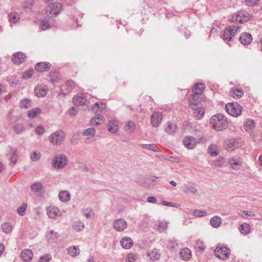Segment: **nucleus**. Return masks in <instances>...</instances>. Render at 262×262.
I'll return each mask as SVG.
<instances>
[{
	"label": "nucleus",
	"mask_w": 262,
	"mask_h": 262,
	"mask_svg": "<svg viewBox=\"0 0 262 262\" xmlns=\"http://www.w3.org/2000/svg\"><path fill=\"white\" fill-rule=\"evenodd\" d=\"M206 246L204 243L200 239L196 240L195 242V248L197 251L202 252L206 249Z\"/></svg>",
	"instance_id": "obj_39"
},
{
	"label": "nucleus",
	"mask_w": 262,
	"mask_h": 262,
	"mask_svg": "<svg viewBox=\"0 0 262 262\" xmlns=\"http://www.w3.org/2000/svg\"><path fill=\"white\" fill-rule=\"evenodd\" d=\"M162 204L165 206L176 207V204L172 202H168L166 201H162Z\"/></svg>",
	"instance_id": "obj_63"
},
{
	"label": "nucleus",
	"mask_w": 262,
	"mask_h": 262,
	"mask_svg": "<svg viewBox=\"0 0 262 262\" xmlns=\"http://www.w3.org/2000/svg\"><path fill=\"white\" fill-rule=\"evenodd\" d=\"M157 201V199L155 196H148L147 198V201L150 203H156Z\"/></svg>",
	"instance_id": "obj_62"
},
{
	"label": "nucleus",
	"mask_w": 262,
	"mask_h": 262,
	"mask_svg": "<svg viewBox=\"0 0 262 262\" xmlns=\"http://www.w3.org/2000/svg\"><path fill=\"white\" fill-rule=\"evenodd\" d=\"M147 255L149 257L150 259L155 261L158 260L160 258L161 254L159 251L156 248L152 250L150 252H148Z\"/></svg>",
	"instance_id": "obj_28"
},
{
	"label": "nucleus",
	"mask_w": 262,
	"mask_h": 262,
	"mask_svg": "<svg viewBox=\"0 0 262 262\" xmlns=\"http://www.w3.org/2000/svg\"><path fill=\"white\" fill-rule=\"evenodd\" d=\"M210 223L213 227L217 228L221 224L222 220L221 217L215 216L210 219Z\"/></svg>",
	"instance_id": "obj_35"
},
{
	"label": "nucleus",
	"mask_w": 262,
	"mask_h": 262,
	"mask_svg": "<svg viewBox=\"0 0 262 262\" xmlns=\"http://www.w3.org/2000/svg\"><path fill=\"white\" fill-rule=\"evenodd\" d=\"M82 213L86 219H89L91 217L92 209L90 208L84 209L82 211Z\"/></svg>",
	"instance_id": "obj_49"
},
{
	"label": "nucleus",
	"mask_w": 262,
	"mask_h": 262,
	"mask_svg": "<svg viewBox=\"0 0 262 262\" xmlns=\"http://www.w3.org/2000/svg\"><path fill=\"white\" fill-rule=\"evenodd\" d=\"M113 227L117 231H122L127 228V223L122 219H117L113 222Z\"/></svg>",
	"instance_id": "obj_12"
},
{
	"label": "nucleus",
	"mask_w": 262,
	"mask_h": 262,
	"mask_svg": "<svg viewBox=\"0 0 262 262\" xmlns=\"http://www.w3.org/2000/svg\"><path fill=\"white\" fill-rule=\"evenodd\" d=\"M64 133L58 130L52 134L49 137L50 142L54 145H59L64 140Z\"/></svg>",
	"instance_id": "obj_7"
},
{
	"label": "nucleus",
	"mask_w": 262,
	"mask_h": 262,
	"mask_svg": "<svg viewBox=\"0 0 262 262\" xmlns=\"http://www.w3.org/2000/svg\"><path fill=\"white\" fill-rule=\"evenodd\" d=\"M26 56L24 53L21 52H18L14 53L12 56V61L16 64H19L24 62Z\"/></svg>",
	"instance_id": "obj_14"
},
{
	"label": "nucleus",
	"mask_w": 262,
	"mask_h": 262,
	"mask_svg": "<svg viewBox=\"0 0 262 262\" xmlns=\"http://www.w3.org/2000/svg\"><path fill=\"white\" fill-rule=\"evenodd\" d=\"M200 103L194 101V100L189 101V106L193 111V116L197 120L202 119L204 115V111L200 105Z\"/></svg>",
	"instance_id": "obj_4"
},
{
	"label": "nucleus",
	"mask_w": 262,
	"mask_h": 262,
	"mask_svg": "<svg viewBox=\"0 0 262 262\" xmlns=\"http://www.w3.org/2000/svg\"><path fill=\"white\" fill-rule=\"evenodd\" d=\"M51 259V256L49 254L42 255L39 259V262H49Z\"/></svg>",
	"instance_id": "obj_52"
},
{
	"label": "nucleus",
	"mask_w": 262,
	"mask_h": 262,
	"mask_svg": "<svg viewBox=\"0 0 262 262\" xmlns=\"http://www.w3.org/2000/svg\"><path fill=\"white\" fill-rule=\"evenodd\" d=\"M208 152L212 156H216L218 155V152L216 150V146L215 145L212 144L208 147Z\"/></svg>",
	"instance_id": "obj_46"
},
{
	"label": "nucleus",
	"mask_w": 262,
	"mask_h": 262,
	"mask_svg": "<svg viewBox=\"0 0 262 262\" xmlns=\"http://www.w3.org/2000/svg\"><path fill=\"white\" fill-rule=\"evenodd\" d=\"M180 257L183 260H188L190 258L191 253V251L189 249L187 248H185L181 250L180 252Z\"/></svg>",
	"instance_id": "obj_29"
},
{
	"label": "nucleus",
	"mask_w": 262,
	"mask_h": 262,
	"mask_svg": "<svg viewBox=\"0 0 262 262\" xmlns=\"http://www.w3.org/2000/svg\"><path fill=\"white\" fill-rule=\"evenodd\" d=\"M136 128V125L135 123L131 121H128L125 126H124V129L126 132H127L128 133H133Z\"/></svg>",
	"instance_id": "obj_32"
},
{
	"label": "nucleus",
	"mask_w": 262,
	"mask_h": 262,
	"mask_svg": "<svg viewBox=\"0 0 262 262\" xmlns=\"http://www.w3.org/2000/svg\"><path fill=\"white\" fill-rule=\"evenodd\" d=\"M230 94L233 98L238 99L243 96L244 92L242 89H233L230 92Z\"/></svg>",
	"instance_id": "obj_33"
},
{
	"label": "nucleus",
	"mask_w": 262,
	"mask_h": 262,
	"mask_svg": "<svg viewBox=\"0 0 262 262\" xmlns=\"http://www.w3.org/2000/svg\"><path fill=\"white\" fill-rule=\"evenodd\" d=\"M225 107L227 112L233 117L240 116L242 112V107L237 103H228Z\"/></svg>",
	"instance_id": "obj_5"
},
{
	"label": "nucleus",
	"mask_w": 262,
	"mask_h": 262,
	"mask_svg": "<svg viewBox=\"0 0 262 262\" xmlns=\"http://www.w3.org/2000/svg\"><path fill=\"white\" fill-rule=\"evenodd\" d=\"M66 165V156L64 155L57 156L54 160L53 166L56 168H62Z\"/></svg>",
	"instance_id": "obj_15"
},
{
	"label": "nucleus",
	"mask_w": 262,
	"mask_h": 262,
	"mask_svg": "<svg viewBox=\"0 0 262 262\" xmlns=\"http://www.w3.org/2000/svg\"><path fill=\"white\" fill-rule=\"evenodd\" d=\"M48 88L45 84L38 85L35 88L34 91L37 97H44L46 95Z\"/></svg>",
	"instance_id": "obj_18"
},
{
	"label": "nucleus",
	"mask_w": 262,
	"mask_h": 262,
	"mask_svg": "<svg viewBox=\"0 0 262 262\" xmlns=\"http://www.w3.org/2000/svg\"><path fill=\"white\" fill-rule=\"evenodd\" d=\"M2 226L3 231L6 233H9L12 230V226L10 223H5Z\"/></svg>",
	"instance_id": "obj_43"
},
{
	"label": "nucleus",
	"mask_w": 262,
	"mask_h": 262,
	"mask_svg": "<svg viewBox=\"0 0 262 262\" xmlns=\"http://www.w3.org/2000/svg\"><path fill=\"white\" fill-rule=\"evenodd\" d=\"M46 237L47 241L52 242L57 238V235L54 231L51 230L47 233Z\"/></svg>",
	"instance_id": "obj_41"
},
{
	"label": "nucleus",
	"mask_w": 262,
	"mask_h": 262,
	"mask_svg": "<svg viewBox=\"0 0 262 262\" xmlns=\"http://www.w3.org/2000/svg\"><path fill=\"white\" fill-rule=\"evenodd\" d=\"M105 109V104L103 103L100 104L99 102H96L92 108L93 112L96 116L101 115V113Z\"/></svg>",
	"instance_id": "obj_22"
},
{
	"label": "nucleus",
	"mask_w": 262,
	"mask_h": 262,
	"mask_svg": "<svg viewBox=\"0 0 262 262\" xmlns=\"http://www.w3.org/2000/svg\"><path fill=\"white\" fill-rule=\"evenodd\" d=\"M41 112L39 108L36 107L29 110L28 112V116L30 118H34V117L38 116Z\"/></svg>",
	"instance_id": "obj_36"
},
{
	"label": "nucleus",
	"mask_w": 262,
	"mask_h": 262,
	"mask_svg": "<svg viewBox=\"0 0 262 262\" xmlns=\"http://www.w3.org/2000/svg\"><path fill=\"white\" fill-rule=\"evenodd\" d=\"M40 157V153H37L36 152H33L31 155V158L33 161H37Z\"/></svg>",
	"instance_id": "obj_58"
},
{
	"label": "nucleus",
	"mask_w": 262,
	"mask_h": 262,
	"mask_svg": "<svg viewBox=\"0 0 262 262\" xmlns=\"http://www.w3.org/2000/svg\"><path fill=\"white\" fill-rule=\"evenodd\" d=\"M157 230L160 232H163L167 227V223L164 221H159L157 224Z\"/></svg>",
	"instance_id": "obj_42"
},
{
	"label": "nucleus",
	"mask_w": 262,
	"mask_h": 262,
	"mask_svg": "<svg viewBox=\"0 0 262 262\" xmlns=\"http://www.w3.org/2000/svg\"><path fill=\"white\" fill-rule=\"evenodd\" d=\"M40 28L42 30H46L52 27V24L49 21L43 20L40 23Z\"/></svg>",
	"instance_id": "obj_45"
},
{
	"label": "nucleus",
	"mask_w": 262,
	"mask_h": 262,
	"mask_svg": "<svg viewBox=\"0 0 262 262\" xmlns=\"http://www.w3.org/2000/svg\"><path fill=\"white\" fill-rule=\"evenodd\" d=\"M193 215L196 217L204 216L207 215L205 211L195 209L193 212Z\"/></svg>",
	"instance_id": "obj_47"
},
{
	"label": "nucleus",
	"mask_w": 262,
	"mask_h": 262,
	"mask_svg": "<svg viewBox=\"0 0 262 262\" xmlns=\"http://www.w3.org/2000/svg\"><path fill=\"white\" fill-rule=\"evenodd\" d=\"M177 128V125L176 123L169 121L165 127V131L168 134H172L176 132Z\"/></svg>",
	"instance_id": "obj_25"
},
{
	"label": "nucleus",
	"mask_w": 262,
	"mask_h": 262,
	"mask_svg": "<svg viewBox=\"0 0 262 262\" xmlns=\"http://www.w3.org/2000/svg\"><path fill=\"white\" fill-rule=\"evenodd\" d=\"M255 127V123L253 120L247 119L245 124V128L247 130H252Z\"/></svg>",
	"instance_id": "obj_40"
},
{
	"label": "nucleus",
	"mask_w": 262,
	"mask_h": 262,
	"mask_svg": "<svg viewBox=\"0 0 262 262\" xmlns=\"http://www.w3.org/2000/svg\"><path fill=\"white\" fill-rule=\"evenodd\" d=\"M205 89V85L203 83H200L194 85L192 88V94L190 96L189 101L194 100V101L201 102L203 98L202 94Z\"/></svg>",
	"instance_id": "obj_2"
},
{
	"label": "nucleus",
	"mask_w": 262,
	"mask_h": 262,
	"mask_svg": "<svg viewBox=\"0 0 262 262\" xmlns=\"http://www.w3.org/2000/svg\"><path fill=\"white\" fill-rule=\"evenodd\" d=\"M254 215L251 211H243V216Z\"/></svg>",
	"instance_id": "obj_64"
},
{
	"label": "nucleus",
	"mask_w": 262,
	"mask_h": 262,
	"mask_svg": "<svg viewBox=\"0 0 262 262\" xmlns=\"http://www.w3.org/2000/svg\"><path fill=\"white\" fill-rule=\"evenodd\" d=\"M86 101V98L83 94H78L73 98V102L76 106L83 105Z\"/></svg>",
	"instance_id": "obj_16"
},
{
	"label": "nucleus",
	"mask_w": 262,
	"mask_h": 262,
	"mask_svg": "<svg viewBox=\"0 0 262 262\" xmlns=\"http://www.w3.org/2000/svg\"><path fill=\"white\" fill-rule=\"evenodd\" d=\"M47 214L50 218H55L61 215V211L55 206H49L47 210Z\"/></svg>",
	"instance_id": "obj_19"
},
{
	"label": "nucleus",
	"mask_w": 262,
	"mask_h": 262,
	"mask_svg": "<svg viewBox=\"0 0 262 262\" xmlns=\"http://www.w3.org/2000/svg\"><path fill=\"white\" fill-rule=\"evenodd\" d=\"M239 146V144L236 139H230L225 145V149L228 151H233Z\"/></svg>",
	"instance_id": "obj_23"
},
{
	"label": "nucleus",
	"mask_w": 262,
	"mask_h": 262,
	"mask_svg": "<svg viewBox=\"0 0 262 262\" xmlns=\"http://www.w3.org/2000/svg\"><path fill=\"white\" fill-rule=\"evenodd\" d=\"M27 208V205L25 204H22L18 209L17 212L20 215H23L25 211Z\"/></svg>",
	"instance_id": "obj_53"
},
{
	"label": "nucleus",
	"mask_w": 262,
	"mask_h": 262,
	"mask_svg": "<svg viewBox=\"0 0 262 262\" xmlns=\"http://www.w3.org/2000/svg\"><path fill=\"white\" fill-rule=\"evenodd\" d=\"M68 254L73 257H75L80 253V250L78 247L72 246L69 247L68 249Z\"/></svg>",
	"instance_id": "obj_30"
},
{
	"label": "nucleus",
	"mask_w": 262,
	"mask_h": 262,
	"mask_svg": "<svg viewBox=\"0 0 262 262\" xmlns=\"http://www.w3.org/2000/svg\"><path fill=\"white\" fill-rule=\"evenodd\" d=\"M188 191L195 194L197 192V189L194 187L188 186L187 187L186 190L185 191V192L187 193Z\"/></svg>",
	"instance_id": "obj_56"
},
{
	"label": "nucleus",
	"mask_w": 262,
	"mask_h": 262,
	"mask_svg": "<svg viewBox=\"0 0 262 262\" xmlns=\"http://www.w3.org/2000/svg\"><path fill=\"white\" fill-rule=\"evenodd\" d=\"M42 184L40 183H35L31 186V190L34 192H38L42 189Z\"/></svg>",
	"instance_id": "obj_48"
},
{
	"label": "nucleus",
	"mask_w": 262,
	"mask_h": 262,
	"mask_svg": "<svg viewBox=\"0 0 262 262\" xmlns=\"http://www.w3.org/2000/svg\"><path fill=\"white\" fill-rule=\"evenodd\" d=\"M9 19L10 22L12 23H16L20 19L18 13L16 12H12L9 14Z\"/></svg>",
	"instance_id": "obj_38"
},
{
	"label": "nucleus",
	"mask_w": 262,
	"mask_h": 262,
	"mask_svg": "<svg viewBox=\"0 0 262 262\" xmlns=\"http://www.w3.org/2000/svg\"><path fill=\"white\" fill-rule=\"evenodd\" d=\"M136 259L137 257L135 254L130 253L127 255L126 261L127 262H135Z\"/></svg>",
	"instance_id": "obj_55"
},
{
	"label": "nucleus",
	"mask_w": 262,
	"mask_h": 262,
	"mask_svg": "<svg viewBox=\"0 0 262 262\" xmlns=\"http://www.w3.org/2000/svg\"><path fill=\"white\" fill-rule=\"evenodd\" d=\"M250 230V227L248 224H243L239 227V230L242 234H248Z\"/></svg>",
	"instance_id": "obj_44"
},
{
	"label": "nucleus",
	"mask_w": 262,
	"mask_h": 262,
	"mask_svg": "<svg viewBox=\"0 0 262 262\" xmlns=\"http://www.w3.org/2000/svg\"><path fill=\"white\" fill-rule=\"evenodd\" d=\"M142 148L151 151H157L158 148L155 144H142L140 145Z\"/></svg>",
	"instance_id": "obj_37"
},
{
	"label": "nucleus",
	"mask_w": 262,
	"mask_h": 262,
	"mask_svg": "<svg viewBox=\"0 0 262 262\" xmlns=\"http://www.w3.org/2000/svg\"><path fill=\"white\" fill-rule=\"evenodd\" d=\"M51 67V64L49 62H39L35 66V70L39 72H43L49 71Z\"/></svg>",
	"instance_id": "obj_13"
},
{
	"label": "nucleus",
	"mask_w": 262,
	"mask_h": 262,
	"mask_svg": "<svg viewBox=\"0 0 262 262\" xmlns=\"http://www.w3.org/2000/svg\"><path fill=\"white\" fill-rule=\"evenodd\" d=\"M78 112V110L75 107H72L69 111V115L72 116H75Z\"/></svg>",
	"instance_id": "obj_59"
},
{
	"label": "nucleus",
	"mask_w": 262,
	"mask_h": 262,
	"mask_svg": "<svg viewBox=\"0 0 262 262\" xmlns=\"http://www.w3.org/2000/svg\"><path fill=\"white\" fill-rule=\"evenodd\" d=\"M95 134L96 130L94 127H91L85 129L82 133L83 136L87 137V138L85 139V143L90 144L95 141L96 140L93 139L92 138L95 137Z\"/></svg>",
	"instance_id": "obj_11"
},
{
	"label": "nucleus",
	"mask_w": 262,
	"mask_h": 262,
	"mask_svg": "<svg viewBox=\"0 0 262 262\" xmlns=\"http://www.w3.org/2000/svg\"><path fill=\"white\" fill-rule=\"evenodd\" d=\"M184 145L188 149H193L196 145V141L194 138L187 136L183 139Z\"/></svg>",
	"instance_id": "obj_17"
},
{
	"label": "nucleus",
	"mask_w": 262,
	"mask_h": 262,
	"mask_svg": "<svg viewBox=\"0 0 262 262\" xmlns=\"http://www.w3.org/2000/svg\"><path fill=\"white\" fill-rule=\"evenodd\" d=\"M163 114L161 112H154L150 118V122L152 126L154 127H158L163 119Z\"/></svg>",
	"instance_id": "obj_10"
},
{
	"label": "nucleus",
	"mask_w": 262,
	"mask_h": 262,
	"mask_svg": "<svg viewBox=\"0 0 262 262\" xmlns=\"http://www.w3.org/2000/svg\"><path fill=\"white\" fill-rule=\"evenodd\" d=\"M240 26L238 25H233L229 26L226 28L223 34V38L225 41H231L240 29Z\"/></svg>",
	"instance_id": "obj_3"
},
{
	"label": "nucleus",
	"mask_w": 262,
	"mask_h": 262,
	"mask_svg": "<svg viewBox=\"0 0 262 262\" xmlns=\"http://www.w3.org/2000/svg\"><path fill=\"white\" fill-rule=\"evenodd\" d=\"M107 128L109 132L112 134L116 133L119 130V126L117 121L110 120L107 124Z\"/></svg>",
	"instance_id": "obj_24"
},
{
	"label": "nucleus",
	"mask_w": 262,
	"mask_h": 262,
	"mask_svg": "<svg viewBox=\"0 0 262 262\" xmlns=\"http://www.w3.org/2000/svg\"><path fill=\"white\" fill-rule=\"evenodd\" d=\"M228 163L230 167L234 170L238 169L242 164V161L239 158H231L229 159Z\"/></svg>",
	"instance_id": "obj_21"
},
{
	"label": "nucleus",
	"mask_w": 262,
	"mask_h": 262,
	"mask_svg": "<svg viewBox=\"0 0 262 262\" xmlns=\"http://www.w3.org/2000/svg\"><path fill=\"white\" fill-rule=\"evenodd\" d=\"M20 106L22 108H28L30 106V101L27 99L22 100Z\"/></svg>",
	"instance_id": "obj_51"
},
{
	"label": "nucleus",
	"mask_w": 262,
	"mask_h": 262,
	"mask_svg": "<svg viewBox=\"0 0 262 262\" xmlns=\"http://www.w3.org/2000/svg\"><path fill=\"white\" fill-rule=\"evenodd\" d=\"M76 86V84L75 82L72 80H67V91L69 90H72L74 89Z\"/></svg>",
	"instance_id": "obj_54"
},
{
	"label": "nucleus",
	"mask_w": 262,
	"mask_h": 262,
	"mask_svg": "<svg viewBox=\"0 0 262 262\" xmlns=\"http://www.w3.org/2000/svg\"><path fill=\"white\" fill-rule=\"evenodd\" d=\"M35 132L38 135H42L45 132L44 128L42 126H38L36 128Z\"/></svg>",
	"instance_id": "obj_60"
},
{
	"label": "nucleus",
	"mask_w": 262,
	"mask_h": 262,
	"mask_svg": "<svg viewBox=\"0 0 262 262\" xmlns=\"http://www.w3.org/2000/svg\"><path fill=\"white\" fill-rule=\"evenodd\" d=\"M33 256V253L32 250L29 249H24L21 252V257L24 261L31 260Z\"/></svg>",
	"instance_id": "obj_26"
},
{
	"label": "nucleus",
	"mask_w": 262,
	"mask_h": 262,
	"mask_svg": "<svg viewBox=\"0 0 262 262\" xmlns=\"http://www.w3.org/2000/svg\"><path fill=\"white\" fill-rule=\"evenodd\" d=\"M59 198L61 201L64 202L66 201V192L63 191H60L59 193Z\"/></svg>",
	"instance_id": "obj_61"
},
{
	"label": "nucleus",
	"mask_w": 262,
	"mask_h": 262,
	"mask_svg": "<svg viewBox=\"0 0 262 262\" xmlns=\"http://www.w3.org/2000/svg\"><path fill=\"white\" fill-rule=\"evenodd\" d=\"M230 250L226 247L217 246L214 250L215 255L222 259H225L229 257Z\"/></svg>",
	"instance_id": "obj_8"
},
{
	"label": "nucleus",
	"mask_w": 262,
	"mask_h": 262,
	"mask_svg": "<svg viewBox=\"0 0 262 262\" xmlns=\"http://www.w3.org/2000/svg\"><path fill=\"white\" fill-rule=\"evenodd\" d=\"M104 120V118L102 115L96 116L91 119L90 124L91 126L98 125L100 124V122H103Z\"/></svg>",
	"instance_id": "obj_31"
},
{
	"label": "nucleus",
	"mask_w": 262,
	"mask_h": 262,
	"mask_svg": "<svg viewBox=\"0 0 262 262\" xmlns=\"http://www.w3.org/2000/svg\"><path fill=\"white\" fill-rule=\"evenodd\" d=\"M209 122L212 128L216 131L225 130L228 126L226 118L221 114H217L212 116Z\"/></svg>",
	"instance_id": "obj_1"
},
{
	"label": "nucleus",
	"mask_w": 262,
	"mask_h": 262,
	"mask_svg": "<svg viewBox=\"0 0 262 262\" xmlns=\"http://www.w3.org/2000/svg\"><path fill=\"white\" fill-rule=\"evenodd\" d=\"M84 224L81 221H78L74 223L73 229L76 232L82 231L84 228Z\"/></svg>",
	"instance_id": "obj_34"
},
{
	"label": "nucleus",
	"mask_w": 262,
	"mask_h": 262,
	"mask_svg": "<svg viewBox=\"0 0 262 262\" xmlns=\"http://www.w3.org/2000/svg\"><path fill=\"white\" fill-rule=\"evenodd\" d=\"M33 74L34 71L33 70H29L23 73V78L24 79H28L31 77Z\"/></svg>",
	"instance_id": "obj_50"
},
{
	"label": "nucleus",
	"mask_w": 262,
	"mask_h": 262,
	"mask_svg": "<svg viewBox=\"0 0 262 262\" xmlns=\"http://www.w3.org/2000/svg\"><path fill=\"white\" fill-rule=\"evenodd\" d=\"M258 2L259 0H245L246 4L248 6H253Z\"/></svg>",
	"instance_id": "obj_57"
},
{
	"label": "nucleus",
	"mask_w": 262,
	"mask_h": 262,
	"mask_svg": "<svg viewBox=\"0 0 262 262\" xmlns=\"http://www.w3.org/2000/svg\"><path fill=\"white\" fill-rule=\"evenodd\" d=\"M253 38L251 34L248 33H243L239 37V40L242 44L244 45H248L251 43Z\"/></svg>",
	"instance_id": "obj_20"
},
{
	"label": "nucleus",
	"mask_w": 262,
	"mask_h": 262,
	"mask_svg": "<svg viewBox=\"0 0 262 262\" xmlns=\"http://www.w3.org/2000/svg\"><path fill=\"white\" fill-rule=\"evenodd\" d=\"M122 247L126 249H129L133 246V241L130 237H124L120 241Z\"/></svg>",
	"instance_id": "obj_27"
},
{
	"label": "nucleus",
	"mask_w": 262,
	"mask_h": 262,
	"mask_svg": "<svg viewBox=\"0 0 262 262\" xmlns=\"http://www.w3.org/2000/svg\"><path fill=\"white\" fill-rule=\"evenodd\" d=\"M249 19V14L246 11H240L232 16V21L243 23Z\"/></svg>",
	"instance_id": "obj_9"
},
{
	"label": "nucleus",
	"mask_w": 262,
	"mask_h": 262,
	"mask_svg": "<svg viewBox=\"0 0 262 262\" xmlns=\"http://www.w3.org/2000/svg\"><path fill=\"white\" fill-rule=\"evenodd\" d=\"M61 10V5L59 3H53L50 4L46 8V14L50 17L56 16Z\"/></svg>",
	"instance_id": "obj_6"
}]
</instances>
